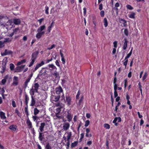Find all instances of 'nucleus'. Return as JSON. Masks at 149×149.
<instances>
[{"instance_id": "obj_1", "label": "nucleus", "mask_w": 149, "mask_h": 149, "mask_svg": "<svg viewBox=\"0 0 149 149\" xmlns=\"http://www.w3.org/2000/svg\"><path fill=\"white\" fill-rule=\"evenodd\" d=\"M46 26L45 25H43L40 26L38 29V33L36 35V37L38 39H39L41 38L42 35H44L45 31H44L46 29Z\"/></svg>"}, {"instance_id": "obj_2", "label": "nucleus", "mask_w": 149, "mask_h": 149, "mask_svg": "<svg viewBox=\"0 0 149 149\" xmlns=\"http://www.w3.org/2000/svg\"><path fill=\"white\" fill-rule=\"evenodd\" d=\"M38 51H36L32 54L31 59V61L29 65V67H31L33 65L38 56Z\"/></svg>"}, {"instance_id": "obj_3", "label": "nucleus", "mask_w": 149, "mask_h": 149, "mask_svg": "<svg viewBox=\"0 0 149 149\" xmlns=\"http://www.w3.org/2000/svg\"><path fill=\"white\" fill-rule=\"evenodd\" d=\"M48 66L49 68H53L54 72L52 73L51 74L54 77H55L56 79H58V78L59 74L56 71L57 68L53 64H49L48 65Z\"/></svg>"}, {"instance_id": "obj_4", "label": "nucleus", "mask_w": 149, "mask_h": 149, "mask_svg": "<svg viewBox=\"0 0 149 149\" xmlns=\"http://www.w3.org/2000/svg\"><path fill=\"white\" fill-rule=\"evenodd\" d=\"M55 91L56 94L61 95V93L62 94L61 97L62 99H64V95L63 93V90L61 86L56 87L55 88Z\"/></svg>"}, {"instance_id": "obj_5", "label": "nucleus", "mask_w": 149, "mask_h": 149, "mask_svg": "<svg viewBox=\"0 0 149 149\" xmlns=\"http://www.w3.org/2000/svg\"><path fill=\"white\" fill-rule=\"evenodd\" d=\"M62 99L64 100V102L67 103V104L68 106L71 104V98L70 97L68 94H66L65 95V97H64V99L62 98Z\"/></svg>"}, {"instance_id": "obj_6", "label": "nucleus", "mask_w": 149, "mask_h": 149, "mask_svg": "<svg viewBox=\"0 0 149 149\" xmlns=\"http://www.w3.org/2000/svg\"><path fill=\"white\" fill-rule=\"evenodd\" d=\"M33 73L31 72L30 74L28 77L26 81H25L23 85L24 87V88H26L27 86L28 83L30 82L31 79L33 76Z\"/></svg>"}, {"instance_id": "obj_7", "label": "nucleus", "mask_w": 149, "mask_h": 149, "mask_svg": "<svg viewBox=\"0 0 149 149\" xmlns=\"http://www.w3.org/2000/svg\"><path fill=\"white\" fill-rule=\"evenodd\" d=\"M60 97V95H52L51 96V100L53 101L57 102L59 100Z\"/></svg>"}, {"instance_id": "obj_8", "label": "nucleus", "mask_w": 149, "mask_h": 149, "mask_svg": "<svg viewBox=\"0 0 149 149\" xmlns=\"http://www.w3.org/2000/svg\"><path fill=\"white\" fill-rule=\"evenodd\" d=\"M47 70L45 68H42L39 72V74H38V77H41L42 75L45 76L47 75Z\"/></svg>"}, {"instance_id": "obj_9", "label": "nucleus", "mask_w": 149, "mask_h": 149, "mask_svg": "<svg viewBox=\"0 0 149 149\" xmlns=\"http://www.w3.org/2000/svg\"><path fill=\"white\" fill-rule=\"evenodd\" d=\"M67 115L66 116V118L68 119V121L69 122H70L73 118V114L70 112L69 110L67 111Z\"/></svg>"}, {"instance_id": "obj_10", "label": "nucleus", "mask_w": 149, "mask_h": 149, "mask_svg": "<svg viewBox=\"0 0 149 149\" xmlns=\"http://www.w3.org/2000/svg\"><path fill=\"white\" fill-rule=\"evenodd\" d=\"M12 53V52L11 50H8L7 49H5L4 52L3 53H1V54L2 56H4L8 55L11 54Z\"/></svg>"}, {"instance_id": "obj_11", "label": "nucleus", "mask_w": 149, "mask_h": 149, "mask_svg": "<svg viewBox=\"0 0 149 149\" xmlns=\"http://www.w3.org/2000/svg\"><path fill=\"white\" fill-rule=\"evenodd\" d=\"M44 62L43 61H41L40 63L36 65L35 68L33 70V72H34L36 71L39 68L44 65Z\"/></svg>"}, {"instance_id": "obj_12", "label": "nucleus", "mask_w": 149, "mask_h": 149, "mask_svg": "<svg viewBox=\"0 0 149 149\" xmlns=\"http://www.w3.org/2000/svg\"><path fill=\"white\" fill-rule=\"evenodd\" d=\"M18 77L16 76H14L13 78V82L12 84L13 85H17L18 84Z\"/></svg>"}, {"instance_id": "obj_13", "label": "nucleus", "mask_w": 149, "mask_h": 149, "mask_svg": "<svg viewBox=\"0 0 149 149\" xmlns=\"http://www.w3.org/2000/svg\"><path fill=\"white\" fill-rule=\"evenodd\" d=\"M119 21L120 23L123 24V26H127V21L125 20L122 18H119Z\"/></svg>"}, {"instance_id": "obj_14", "label": "nucleus", "mask_w": 149, "mask_h": 149, "mask_svg": "<svg viewBox=\"0 0 149 149\" xmlns=\"http://www.w3.org/2000/svg\"><path fill=\"white\" fill-rule=\"evenodd\" d=\"M39 86L40 85L38 83H36L32 86V88H33V89L35 90V92L38 93V90Z\"/></svg>"}, {"instance_id": "obj_15", "label": "nucleus", "mask_w": 149, "mask_h": 149, "mask_svg": "<svg viewBox=\"0 0 149 149\" xmlns=\"http://www.w3.org/2000/svg\"><path fill=\"white\" fill-rule=\"evenodd\" d=\"M70 124L68 123H65L63 124V129L65 131L67 130L70 127Z\"/></svg>"}, {"instance_id": "obj_16", "label": "nucleus", "mask_w": 149, "mask_h": 149, "mask_svg": "<svg viewBox=\"0 0 149 149\" xmlns=\"http://www.w3.org/2000/svg\"><path fill=\"white\" fill-rule=\"evenodd\" d=\"M26 123L27 126L29 129H31L32 127V124L30 120L28 117L26 121Z\"/></svg>"}, {"instance_id": "obj_17", "label": "nucleus", "mask_w": 149, "mask_h": 149, "mask_svg": "<svg viewBox=\"0 0 149 149\" xmlns=\"http://www.w3.org/2000/svg\"><path fill=\"white\" fill-rule=\"evenodd\" d=\"M13 21L14 24L16 25H19L21 23V20L19 19H14Z\"/></svg>"}, {"instance_id": "obj_18", "label": "nucleus", "mask_w": 149, "mask_h": 149, "mask_svg": "<svg viewBox=\"0 0 149 149\" xmlns=\"http://www.w3.org/2000/svg\"><path fill=\"white\" fill-rule=\"evenodd\" d=\"M124 42L123 43V49L124 50H125L127 46V43L128 41L127 40V39L126 38H125L124 39Z\"/></svg>"}, {"instance_id": "obj_19", "label": "nucleus", "mask_w": 149, "mask_h": 149, "mask_svg": "<svg viewBox=\"0 0 149 149\" xmlns=\"http://www.w3.org/2000/svg\"><path fill=\"white\" fill-rule=\"evenodd\" d=\"M9 129L12 131L15 132L17 130V126L16 125H12L10 126Z\"/></svg>"}, {"instance_id": "obj_20", "label": "nucleus", "mask_w": 149, "mask_h": 149, "mask_svg": "<svg viewBox=\"0 0 149 149\" xmlns=\"http://www.w3.org/2000/svg\"><path fill=\"white\" fill-rule=\"evenodd\" d=\"M45 125V123L44 122L40 124L39 129L40 132H43Z\"/></svg>"}, {"instance_id": "obj_21", "label": "nucleus", "mask_w": 149, "mask_h": 149, "mask_svg": "<svg viewBox=\"0 0 149 149\" xmlns=\"http://www.w3.org/2000/svg\"><path fill=\"white\" fill-rule=\"evenodd\" d=\"M42 134L43 133L42 132H39L38 138L39 140L41 141H42L43 139H44V135Z\"/></svg>"}, {"instance_id": "obj_22", "label": "nucleus", "mask_w": 149, "mask_h": 149, "mask_svg": "<svg viewBox=\"0 0 149 149\" xmlns=\"http://www.w3.org/2000/svg\"><path fill=\"white\" fill-rule=\"evenodd\" d=\"M25 103L26 105V106H28V101L29 100V98L26 94H25Z\"/></svg>"}, {"instance_id": "obj_23", "label": "nucleus", "mask_w": 149, "mask_h": 149, "mask_svg": "<svg viewBox=\"0 0 149 149\" xmlns=\"http://www.w3.org/2000/svg\"><path fill=\"white\" fill-rule=\"evenodd\" d=\"M0 117L2 119H6V117L5 116V113L3 111H1L0 112Z\"/></svg>"}, {"instance_id": "obj_24", "label": "nucleus", "mask_w": 149, "mask_h": 149, "mask_svg": "<svg viewBox=\"0 0 149 149\" xmlns=\"http://www.w3.org/2000/svg\"><path fill=\"white\" fill-rule=\"evenodd\" d=\"M136 14L135 13L132 12L130 14L128 15L129 17L131 19H134L135 18V15Z\"/></svg>"}, {"instance_id": "obj_25", "label": "nucleus", "mask_w": 149, "mask_h": 149, "mask_svg": "<svg viewBox=\"0 0 149 149\" xmlns=\"http://www.w3.org/2000/svg\"><path fill=\"white\" fill-rule=\"evenodd\" d=\"M128 58L125 57L124 60V61L123 63V65L125 66V68H126L128 62Z\"/></svg>"}, {"instance_id": "obj_26", "label": "nucleus", "mask_w": 149, "mask_h": 149, "mask_svg": "<svg viewBox=\"0 0 149 149\" xmlns=\"http://www.w3.org/2000/svg\"><path fill=\"white\" fill-rule=\"evenodd\" d=\"M103 22L104 25L105 27H107L108 26V23L107 19L106 18H104L103 20Z\"/></svg>"}, {"instance_id": "obj_27", "label": "nucleus", "mask_w": 149, "mask_h": 149, "mask_svg": "<svg viewBox=\"0 0 149 149\" xmlns=\"http://www.w3.org/2000/svg\"><path fill=\"white\" fill-rule=\"evenodd\" d=\"M31 106H33L35 104V100L33 98V96L31 97Z\"/></svg>"}, {"instance_id": "obj_28", "label": "nucleus", "mask_w": 149, "mask_h": 149, "mask_svg": "<svg viewBox=\"0 0 149 149\" xmlns=\"http://www.w3.org/2000/svg\"><path fill=\"white\" fill-rule=\"evenodd\" d=\"M117 87L114 88V97L116 98L118 97V94L117 91Z\"/></svg>"}, {"instance_id": "obj_29", "label": "nucleus", "mask_w": 149, "mask_h": 149, "mask_svg": "<svg viewBox=\"0 0 149 149\" xmlns=\"http://www.w3.org/2000/svg\"><path fill=\"white\" fill-rule=\"evenodd\" d=\"M117 78L114 77L113 79V83L114 85V88L117 87V85L116 84Z\"/></svg>"}, {"instance_id": "obj_30", "label": "nucleus", "mask_w": 149, "mask_h": 149, "mask_svg": "<svg viewBox=\"0 0 149 149\" xmlns=\"http://www.w3.org/2000/svg\"><path fill=\"white\" fill-rule=\"evenodd\" d=\"M78 141H75L74 143H72L71 144V147L73 148L76 146L78 144Z\"/></svg>"}, {"instance_id": "obj_31", "label": "nucleus", "mask_w": 149, "mask_h": 149, "mask_svg": "<svg viewBox=\"0 0 149 149\" xmlns=\"http://www.w3.org/2000/svg\"><path fill=\"white\" fill-rule=\"evenodd\" d=\"M25 112V113L26 114V116H27V118H28L29 114L28 113V106H26V107H25V109H24Z\"/></svg>"}, {"instance_id": "obj_32", "label": "nucleus", "mask_w": 149, "mask_h": 149, "mask_svg": "<svg viewBox=\"0 0 149 149\" xmlns=\"http://www.w3.org/2000/svg\"><path fill=\"white\" fill-rule=\"evenodd\" d=\"M35 92V90L34 89H33V88H32L31 89V90H30V93L31 95H32V96H33L34 95Z\"/></svg>"}, {"instance_id": "obj_33", "label": "nucleus", "mask_w": 149, "mask_h": 149, "mask_svg": "<svg viewBox=\"0 0 149 149\" xmlns=\"http://www.w3.org/2000/svg\"><path fill=\"white\" fill-rule=\"evenodd\" d=\"M10 68L11 70L12 71L14 70L15 68V65L14 64L11 63L10 64Z\"/></svg>"}, {"instance_id": "obj_34", "label": "nucleus", "mask_w": 149, "mask_h": 149, "mask_svg": "<svg viewBox=\"0 0 149 149\" xmlns=\"http://www.w3.org/2000/svg\"><path fill=\"white\" fill-rule=\"evenodd\" d=\"M39 110H38L37 108H35L34 109V115L36 116L38 113L39 112Z\"/></svg>"}, {"instance_id": "obj_35", "label": "nucleus", "mask_w": 149, "mask_h": 149, "mask_svg": "<svg viewBox=\"0 0 149 149\" xmlns=\"http://www.w3.org/2000/svg\"><path fill=\"white\" fill-rule=\"evenodd\" d=\"M68 135L67 136V140L68 141H69V140L70 139V138L72 136V133L71 132H70L69 133H68Z\"/></svg>"}, {"instance_id": "obj_36", "label": "nucleus", "mask_w": 149, "mask_h": 149, "mask_svg": "<svg viewBox=\"0 0 149 149\" xmlns=\"http://www.w3.org/2000/svg\"><path fill=\"white\" fill-rule=\"evenodd\" d=\"M21 70L20 69L19 66L17 67L15 69V72H19L21 71Z\"/></svg>"}, {"instance_id": "obj_37", "label": "nucleus", "mask_w": 149, "mask_h": 149, "mask_svg": "<svg viewBox=\"0 0 149 149\" xmlns=\"http://www.w3.org/2000/svg\"><path fill=\"white\" fill-rule=\"evenodd\" d=\"M86 136L88 137H89L88 133L90 132V130L88 128H87L86 129Z\"/></svg>"}, {"instance_id": "obj_38", "label": "nucleus", "mask_w": 149, "mask_h": 149, "mask_svg": "<svg viewBox=\"0 0 149 149\" xmlns=\"http://www.w3.org/2000/svg\"><path fill=\"white\" fill-rule=\"evenodd\" d=\"M127 9L130 10H132L133 9V8L130 5L127 4L126 6Z\"/></svg>"}, {"instance_id": "obj_39", "label": "nucleus", "mask_w": 149, "mask_h": 149, "mask_svg": "<svg viewBox=\"0 0 149 149\" xmlns=\"http://www.w3.org/2000/svg\"><path fill=\"white\" fill-rule=\"evenodd\" d=\"M61 107H60L56 109V113H60L61 110Z\"/></svg>"}, {"instance_id": "obj_40", "label": "nucleus", "mask_w": 149, "mask_h": 149, "mask_svg": "<svg viewBox=\"0 0 149 149\" xmlns=\"http://www.w3.org/2000/svg\"><path fill=\"white\" fill-rule=\"evenodd\" d=\"M104 128L107 129H109L110 128V126L107 123H105L104 124Z\"/></svg>"}, {"instance_id": "obj_41", "label": "nucleus", "mask_w": 149, "mask_h": 149, "mask_svg": "<svg viewBox=\"0 0 149 149\" xmlns=\"http://www.w3.org/2000/svg\"><path fill=\"white\" fill-rule=\"evenodd\" d=\"M45 13L46 14L48 15L49 14V7L47 6H46L45 7Z\"/></svg>"}, {"instance_id": "obj_42", "label": "nucleus", "mask_w": 149, "mask_h": 149, "mask_svg": "<svg viewBox=\"0 0 149 149\" xmlns=\"http://www.w3.org/2000/svg\"><path fill=\"white\" fill-rule=\"evenodd\" d=\"M124 88L126 89V87L127 86V79H126L124 80Z\"/></svg>"}, {"instance_id": "obj_43", "label": "nucleus", "mask_w": 149, "mask_h": 149, "mask_svg": "<svg viewBox=\"0 0 149 149\" xmlns=\"http://www.w3.org/2000/svg\"><path fill=\"white\" fill-rule=\"evenodd\" d=\"M45 149H52V147L49 143H47L45 147Z\"/></svg>"}, {"instance_id": "obj_44", "label": "nucleus", "mask_w": 149, "mask_h": 149, "mask_svg": "<svg viewBox=\"0 0 149 149\" xmlns=\"http://www.w3.org/2000/svg\"><path fill=\"white\" fill-rule=\"evenodd\" d=\"M90 124V121L89 120H87L85 122V126L87 127Z\"/></svg>"}, {"instance_id": "obj_45", "label": "nucleus", "mask_w": 149, "mask_h": 149, "mask_svg": "<svg viewBox=\"0 0 149 149\" xmlns=\"http://www.w3.org/2000/svg\"><path fill=\"white\" fill-rule=\"evenodd\" d=\"M12 23V19H10L8 20V22H7V24H6V25H11Z\"/></svg>"}, {"instance_id": "obj_46", "label": "nucleus", "mask_w": 149, "mask_h": 149, "mask_svg": "<svg viewBox=\"0 0 149 149\" xmlns=\"http://www.w3.org/2000/svg\"><path fill=\"white\" fill-rule=\"evenodd\" d=\"M19 29L18 28H15L13 30V33L16 34L17 32L19 30Z\"/></svg>"}, {"instance_id": "obj_47", "label": "nucleus", "mask_w": 149, "mask_h": 149, "mask_svg": "<svg viewBox=\"0 0 149 149\" xmlns=\"http://www.w3.org/2000/svg\"><path fill=\"white\" fill-rule=\"evenodd\" d=\"M124 34L127 36H128V31L127 29H125L124 31Z\"/></svg>"}, {"instance_id": "obj_48", "label": "nucleus", "mask_w": 149, "mask_h": 149, "mask_svg": "<svg viewBox=\"0 0 149 149\" xmlns=\"http://www.w3.org/2000/svg\"><path fill=\"white\" fill-rule=\"evenodd\" d=\"M55 46L56 45L55 44H53L51 46L47 47V49L48 50H51L55 47Z\"/></svg>"}, {"instance_id": "obj_49", "label": "nucleus", "mask_w": 149, "mask_h": 149, "mask_svg": "<svg viewBox=\"0 0 149 149\" xmlns=\"http://www.w3.org/2000/svg\"><path fill=\"white\" fill-rule=\"evenodd\" d=\"M100 15L102 17H103L104 16V10H102L100 12Z\"/></svg>"}, {"instance_id": "obj_50", "label": "nucleus", "mask_w": 149, "mask_h": 149, "mask_svg": "<svg viewBox=\"0 0 149 149\" xmlns=\"http://www.w3.org/2000/svg\"><path fill=\"white\" fill-rule=\"evenodd\" d=\"M80 93L79 91L77 93V95L76 96V99L78 100L79 99V97L80 95Z\"/></svg>"}, {"instance_id": "obj_51", "label": "nucleus", "mask_w": 149, "mask_h": 149, "mask_svg": "<svg viewBox=\"0 0 149 149\" xmlns=\"http://www.w3.org/2000/svg\"><path fill=\"white\" fill-rule=\"evenodd\" d=\"M147 76V74L146 72H145L143 77L142 80L144 81L146 78Z\"/></svg>"}, {"instance_id": "obj_52", "label": "nucleus", "mask_w": 149, "mask_h": 149, "mask_svg": "<svg viewBox=\"0 0 149 149\" xmlns=\"http://www.w3.org/2000/svg\"><path fill=\"white\" fill-rule=\"evenodd\" d=\"M5 92V90L4 88H2L1 90L0 91V93L1 95L4 94V93Z\"/></svg>"}, {"instance_id": "obj_53", "label": "nucleus", "mask_w": 149, "mask_h": 149, "mask_svg": "<svg viewBox=\"0 0 149 149\" xmlns=\"http://www.w3.org/2000/svg\"><path fill=\"white\" fill-rule=\"evenodd\" d=\"M12 105L13 107H16V105L15 102L14 100H12Z\"/></svg>"}, {"instance_id": "obj_54", "label": "nucleus", "mask_w": 149, "mask_h": 149, "mask_svg": "<svg viewBox=\"0 0 149 149\" xmlns=\"http://www.w3.org/2000/svg\"><path fill=\"white\" fill-rule=\"evenodd\" d=\"M84 136V133H82L80 134V137L79 140L81 141L82 139H83Z\"/></svg>"}, {"instance_id": "obj_55", "label": "nucleus", "mask_w": 149, "mask_h": 149, "mask_svg": "<svg viewBox=\"0 0 149 149\" xmlns=\"http://www.w3.org/2000/svg\"><path fill=\"white\" fill-rule=\"evenodd\" d=\"M6 69V67L5 66H3L2 67V70L0 71V72L2 74H3L5 72Z\"/></svg>"}, {"instance_id": "obj_56", "label": "nucleus", "mask_w": 149, "mask_h": 149, "mask_svg": "<svg viewBox=\"0 0 149 149\" xmlns=\"http://www.w3.org/2000/svg\"><path fill=\"white\" fill-rule=\"evenodd\" d=\"M113 47L115 48H116L117 47V42L116 41H114L113 42Z\"/></svg>"}, {"instance_id": "obj_57", "label": "nucleus", "mask_w": 149, "mask_h": 149, "mask_svg": "<svg viewBox=\"0 0 149 149\" xmlns=\"http://www.w3.org/2000/svg\"><path fill=\"white\" fill-rule=\"evenodd\" d=\"M83 98V96H82V97H81L80 99L79 100V102H78V104L79 105H80L81 104V102H82Z\"/></svg>"}, {"instance_id": "obj_58", "label": "nucleus", "mask_w": 149, "mask_h": 149, "mask_svg": "<svg viewBox=\"0 0 149 149\" xmlns=\"http://www.w3.org/2000/svg\"><path fill=\"white\" fill-rule=\"evenodd\" d=\"M59 115L60 113H56L55 116H56L57 117V118L59 119H60L61 118V116H60Z\"/></svg>"}, {"instance_id": "obj_59", "label": "nucleus", "mask_w": 149, "mask_h": 149, "mask_svg": "<svg viewBox=\"0 0 149 149\" xmlns=\"http://www.w3.org/2000/svg\"><path fill=\"white\" fill-rule=\"evenodd\" d=\"M44 20V18H42L38 20V21L39 22L40 24H42V22Z\"/></svg>"}, {"instance_id": "obj_60", "label": "nucleus", "mask_w": 149, "mask_h": 149, "mask_svg": "<svg viewBox=\"0 0 149 149\" xmlns=\"http://www.w3.org/2000/svg\"><path fill=\"white\" fill-rule=\"evenodd\" d=\"M52 27L49 26L47 27V31L48 32V33H49L51 32V31L52 29Z\"/></svg>"}, {"instance_id": "obj_61", "label": "nucleus", "mask_w": 149, "mask_h": 149, "mask_svg": "<svg viewBox=\"0 0 149 149\" xmlns=\"http://www.w3.org/2000/svg\"><path fill=\"white\" fill-rule=\"evenodd\" d=\"M31 129L32 133L33 134V135H34L36 134V132L34 128L32 127V128H31Z\"/></svg>"}, {"instance_id": "obj_62", "label": "nucleus", "mask_w": 149, "mask_h": 149, "mask_svg": "<svg viewBox=\"0 0 149 149\" xmlns=\"http://www.w3.org/2000/svg\"><path fill=\"white\" fill-rule=\"evenodd\" d=\"M6 81V80L5 79H3L1 80V83L3 84L4 85L5 84Z\"/></svg>"}, {"instance_id": "obj_63", "label": "nucleus", "mask_w": 149, "mask_h": 149, "mask_svg": "<svg viewBox=\"0 0 149 149\" xmlns=\"http://www.w3.org/2000/svg\"><path fill=\"white\" fill-rule=\"evenodd\" d=\"M99 9L100 10H102L103 9L102 4L101 3L99 5Z\"/></svg>"}, {"instance_id": "obj_64", "label": "nucleus", "mask_w": 149, "mask_h": 149, "mask_svg": "<svg viewBox=\"0 0 149 149\" xmlns=\"http://www.w3.org/2000/svg\"><path fill=\"white\" fill-rule=\"evenodd\" d=\"M55 63L56 64L58 67H60V65L59 64V62H58V61L57 60H56L55 61Z\"/></svg>"}]
</instances>
